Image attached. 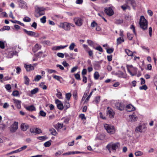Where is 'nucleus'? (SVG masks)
Segmentation results:
<instances>
[{
  "instance_id": "6e6d98bb",
  "label": "nucleus",
  "mask_w": 157,
  "mask_h": 157,
  "mask_svg": "<svg viewBox=\"0 0 157 157\" xmlns=\"http://www.w3.org/2000/svg\"><path fill=\"white\" fill-rule=\"evenodd\" d=\"M87 43L90 46H93L94 42L91 40H87Z\"/></svg>"
},
{
  "instance_id": "6ab92c4d",
  "label": "nucleus",
  "mask_w": 157,
  "mask_h": 157,
  "mask_svg": "<svg viewBox=\"0 0 157 157\" xmlns=\"http://www.w3.org/2000/svg\"><path fill=\"white\" fill-rule=\"evenodd\" d=\"M25 108L28 110L29 111H33L35 110L36 109L33 105H31L29 106H25Z\"/></svg>"
},
{
  "instance_id": "473e14b6",
  "label": "nucleus",
  "mask_w": 157,
  "mask_h": 157,
  "mask_svg": "<svg viewBox=\"0 0 157 157\" xmlns=\"http://www.w3.org/2000/svg\"><path fill=\"white\" fill-rule=\"evenodd\" d=\"M99 77V75L98 73L96 71L95 72L94 74V78L95 79L97 80L98 79Z\"/></svg>"
},
{
  "instance_id": "ddd939ff",
  "label": "nucleus",
  "mask_w": 157,
  "mask_h": 157,
  "mask_svg": "<svg viewBox=\"0 0 157 157\" xmlns=\"http://www.w3.org/2000/svg\"><path fill=\"white\" fill-rule=\"evenodd\" d=\"M125 3L129 6L131 5L134 9L136 5L134 0H127L125 1Z\"/></svg>"
},
{
  "instance_id": "603ef678",
  "label": "nucleus",
  "mask_w": 157,
  "mask_h": 157,
  "mask_svg": "<svg viewBox=\"0 0 157 157\" xmlns=\"http://www.w3.org/2000/svg\"><path fill=\"white\" fill-rule=\"evenodd\" d=\"M75 76L76 79L78 80H80V75L78 73L75 74Z\"/></svg>"
},
{
  "instance_id": "58836bf2",
  "label": "nucleus",
  "mask_w": 157,
  "mask_h": 157,
  "mask_svg": "<svg viewBox=\"0 0 157 157\" xmlns=\"http://www.w3.org/2000/svg\"><path fill=\"white\" fill-rule=\"evenodd\" d=\"M88 53L89 55L91 57H93V51L92 50H88L87 52H86Z\"/></svg>"
},
{
  "instance_id": "b1692460",
  "label": "nucleus",
  "mask_w": 157,
  "mask_h": 157,
  "mask_svg": "<svg viewBox=\"0 0 157 157\" xmlns=\"http://www.w3.org/2000/svg\"><path fill=\"white\" fill-rule=\"evenodd\" d=\"M125 52L127 55L129 56H132L133 55V53L129 49H125Z\"/></svg>"
},
{
  "instance_id": "ea45409f",
  "label": "nucleus",
  "mask_w": 157,
  "mask_h": 157,
  "mask_svg": "<svg viewBox=\"0 0 157 157\" xmlns=\"http://www.w3.org/2000/svg\"><path fill=\"white\" fill-rule=\"evenodd\" d=\"M75 154V152L74 151H72V152H66L64 153L63 155H70L71 154Z\"/></svg>"
},
{
  "instance_id": "412c9836",
  "label": "nucleus",
  "mask_w": 157,
  "mask_h": 157,
  "mask_svg": "<svg viewBox=\"0 0 157 157\" xmlns=\"http://www.w3.org/2000/svg\"><path fill=\"white\" fill-rule=\"evenodd\" d=\"M41 46L36 44L33 48V51L34 52H36L38 50L40 49Z\"/></svg>"
},
{
  "instance_id": "f704fd0d",
  "label": "nucleus",
  "mask_w": 157,
  "mask_h": 157,
  "mask_svg": "<svg viewBox=\"0 0 157 157\" xmlns=\"http://www.w3.org/2000/svg\"><path fill=\"white\" fill-rule=\"evenodd\" d=\"M75 45L74 43H72L69 46V49L71 50H73L75 47Z\"/></svg>"
},
{
  "instance_id": "cd10ccee",
  "label": "nucleus",
  "mask_w": 157,
  "mask_h": 157,
  "mask_svg": "<svg viewBox=\"0 0 157 157\" xmlns=\"http://www.w3.org/2000/svg\"><path fill=\"white\" fill-rule=\"evenodd\" d=\"M12 22L14 23H17L22 26H24L23 23H21L20 21L17 20H10Z\"/></svg>"
},
{
  "instance_id": "3c124183",
  "label": "nucleus",
  "mask_w": 157,
  "mask_h": 157,
  "mask_svg": "<svg viewBox=\"0 0 157 157\" xmlns=\"http://www.w3.org/2000/svg\"><path fill=\"white\" fill-rule=\"evenodd\" d=\"M35 129H36V134H40L42 132V131L40 129L38 128H35Z\"/></svg>"
},
{
  "instance_id": "39448f33",
  "label": "nucleus",
  "mask_w": 157,
  "mask_h": 157,
  "mask_svg": "<svg viewBox=\"0 0 157 157\" xmlns=\"http://www.w3.org/2000/svg\"><path fill=\"white\" fill-rule=\"evenodd\" d=\"M125 106L124 104L122 102H117L115 104V108L120 111L123 110L124 109Z\"/></svg>"
},
{
  "instance_id": "f8f14e48",
  "label": "nucleus",
  "mask_w": 157,
  "mask_h": 157,
  "mask_svg": "<svg viewBox=\"0 0 157 157\" xmlns=\"http://www.w3.org/2000/svg\"><path fill=\"white\" fill-rule=\"evenodd\" d=\"M19 6L21 8L26 9L27 8L26 4L24 1L22 0L18 1Z\"/></svg>"
},
{
  "instance_id": "79ce46f5",
  "label": "nucleus",
  "mask_w": 157,
  "mask_h": 157,
  "mask_svg": "<svg viewBox=\"0 0 157 157\" xmlns=\"http://www.w3.org/2000/svg\"><path fill=\"white\" fill-rule=\"evenodd\" d=\"M40 114L41 116L44 117L46 116V113L43 110H40Z\"/></svg>"
},
{
  "instance_id": "5fc2aeb1",
  "label": "nucleus",
  "mask_w": 157,
  "mask_h": 157,
  "mask_svg": "<svg viewBox=\"0 0 157 157\" xmlns=\"http://www.w3.org/2000/svg\"><path fill=\"white\" fill-rule=\"evenodd\" d=\"M57 55L59 57L62 58H63L64 56V54L62 53H58Z\"/></svg>"
},
{
  "instance_id": "2f4dec72",
  "label": "nucleus",
  "mask_w": 157,
  "mask_h": 157,
  "mask_svg": "<svg viewBox=\"0 0 157 157\" xmlns=\"http://www.w3.org/2000/svg\"><path fill=\"white\" fill-rule=\"evenodd\" d=\"M135 154L136 156H140L143 155V152L141 151H139L136 152Z\"/></svg>"
},
{
  "instance_id": "338daca9",
  "label": "nucleus",
  "mask_w": 157,
  "mask_h": 157,
  "mask_svg": "<svg viewBox=\"0 0 157 157\" xmlns=\"http://www.w3.org/2000/svg\"><path fill=\"white\" fill-rule=\"evenodd\" d=\"M77 69V67H73L71 70V73H73L74 72H75L76 70Z\"/></svg>"
},
{
  "instance_id": "a211bd4d",
  "label": "nucleus",
  "mask_w": 157,
  "mask_h": 157,
  "mask_svg": "<svg viewBox=\"0 0 157 157\" xmlns=\"http://www.w3.org/2000/svg\"><path fill=\"white\" fill-rule=\"evenodd\" d=\"M29 126L26 124H22L21 126V128L22 130L23 131H26L28 128Z\"/></svg>"
},
{
  "instance_id": "bf43d9fd",
  "label": "nucleus",
  "mask_w": 157,
  "mask_h": 157,
  "mask_svg": "<svg viewBox=\"0 0 157 157\" xmlns=\"http://www.w3.org/2000/svg\"><path fill=\"white\" fill-rule=\"evenodd\" d=\"M87 72V70L86 69H83L82 72V76H84L85 75H86Z\"/></svg>"
},
{
  "instance_id": "de8ad7c7",
  "label": "nucleus",
  "mask_w": 157,
  "mask_h": 157,
  "mask_svg": "<svg viewBox=\"0 0 157 157\" xmlns=\"http://www.w3.org/2000/svg\"><path fill=\"white\" fill-rule=\"evenodd\" d=\"M130 29L132 30L136 36V33L135 31V29L134 26L133 25H131L130 27Z\"/></svg>"
},
{
  "instance_id": "0e129e2a",
  "label": "nucleus",
  "mask_w": 157,
  "mask_h": 157,
  "mask_svg": "<svg viewBox=\"0 0 157 157\" xmlns=\"http://www.w3.org/2000/svg\"><path fill=\"white\" fill-rule=\"evenodd\" d=\"M5 88L8 90H10L11 88V86L10 84L6 85Z\"/></svg>"
},
{
  "instance_id": "20e7f679",
  "label": "nucleus",
  "mask_w": 157,
  "mask_h": 157,
  "mask_svg": "<svg viewBox=\"0 0 157 157\" xmlns=\"http://www.w3.org/2000/svg\"><path fill=\"white\" fill-rule=\"evenodd\" d=\"M73 26L72 25L67 22L61 23L58 25L59 28H62L65 31H69L70 30L71 26Z\"/></svg>"
},
{
  "instance_id": "a878e982",
  "label": "nucleus",
  "mask_w": 157,
  "mask_h": 157,
  "mask_svg": "<svg viewBox=\"0 0 157 157\" xmlns=\"http://www.w3.org/2000/svg\"><path fill=\"white\" fill-rule=\"evenodd\" d=\"M51 134L54 136H56L57 134V132L55 129L51 128L49 129Z\"/></svg>"
},
{
  "instance_id": "13d9d810",
  "label": "nucleus",
  "mask_w": 157,
  "mask_h": 157,
  "mask_svg": "<svg viewBox=\"0 0 157 157\" xmlns=\"http://www.w3.org/2000/svg\"><path fill=\"white\" fill-rule=\"evenodd\" d=\"M0 47L2 49H3L5 48L4 43L2 41H0Z\"/></svg>"
},
{
  "instance_id": "423d86ee",
  "label": "nucleus",
  "mask_w": 157,
  "mask_h": 157,
  "mask_svg": "<svg viewBox=\"0 0 157 157\" xmlns=\"http://www.w3.org/2000/svg\"><path fill=\"white\" fill-rule=\"evenodd\" d=\"M139 24L140 27L143 30L147 29V20H140Z\"/></svg>"
},
{
  "instance_id": "0eeeda50",
  "label": "nucleus",
  "mask_w": 157,
  "mask_h": 157,
  "mask_svg": "<svg viewBox=\"0 0 157 157\" xmlns=\"http://www.w3.org/2000/svg\"><path fill=\"white\" fill-rule=\"evenodd\" d=\"M23 30L25 33L29 36L35 37H37L39 36V35L38 33L35 32L31 31H28L25 29H23Z\"/></svg>"
},
{
  "instance_id": "c9c22d12",
  "label": "nucleus",
  "mask_w": 157,
  "mask_h": 157,
  "mask_svg": "<svg viewBox=\"0 0 157 157\" xmlns=\"http://www.w3.org/2000/svg\"><path fill=\"white\" fill-rule=\"evenodd\" d=\"M41 76L40 75H37L36 76L35 78L33 81H38L41 78Z\"/></svg>"
},
{
  "instance_id": "864d4df0",
  "label": "nucleus",
  "mask_w": 157,
  "mask_h": 157,
  "mask_svg": "<svg viewBox=\"0 0 157 157\" xmlns=\"http://www.w3.org/2000/svg\"><path fill=\"white\" fill-rule=\"evenodd\" d=\"M113 48H108L107 49V52L108 53L110 54L113 52Z\"/></svg>"
},
{
  "instance_id": "393cba45",
  "label": "nucleus",
  "mask_w": 157,
  "mask_h": 157,
  "mask_svg": "<svg viewBox=\"0 0 157 157\" xmlns=\"http://www.w3.org/2000/svg\"><path fill=\"white\" fill-rule=\"evenodd\" d=\"M124 41V40L123 38L121 37H119L117 39V44H121V43Z\"/></svg>"
},
{
  "instance_id": "4c0bfd02",
  "label": "nucleus",
  "mask_w": 157,
  "mask_h": 157,
  "mask_svg": "<svg viewBox=\"0 0 157 157\" xmlns=\"http://www.w3.org/2000/svg\"><path fill=\"white\" fill-rule=\"evenodd\" d=\"M37 138L39 140L43 141L46 139L47 138V137H46V136H41L38 137H37Z\"/></svg>"
},
{
  "instance_id": "a19ab883",
  "label": "nucleus",
  "mask_w": 157,
  "mask_h": 157,
  "mask_svg": "<svg viewBox=\"0 0 157 157\" xmlns=\"http://www.w3.org/2000/svg\"><path fill=\"white\" fill-rule=\"evenodd\" d=\"M71 96V94L70 93H68L66 94V98L68 100H70Z\"/></svg>"
},
{
  "instance_id": "e2e57ef3",
  "label": "nucleus",
  "mask_w": 157,
  "mask_h": 157,
  "mask_svg": "<svg viewBox=\"0 0 157 157\" xmlns=\"http://www.w3.org/2000/svg\"><path fill=\"white\" fill-rule=\"evenodd\" d=\"M83 0H77L75 1V3L77 4H81L83 3Z\"/></svg>"
},
{
  "instance_id": "4468645a",
  "label": "nucleus",
  "mask_w": 157,
  "mask_h": 157,
  "mask_svg": "<svg viewBox=\"0 0 157 157\" xmlns=\"http://www.w3.org/2000/svg\"><path fill=\"white\" fill-rule=\"evenodd\" d=\"M126 109L128 111H134L135 109V108L131 105H128L126 107Z\"/></svg>"
},
{
  "instance_id": "5701e85b",
  "label": "nucleus",
  "mask_w": 157,
  "mask_h": 157,
  "mask_svg": "<svg viewBox=\"0 0 157 157\" xmlns=\"http://www.w3.org/2000/svg\"><path fill=\"white\" fill-rule=\"evenodd\" d=\"M129 117L132 121H135L137 120V116L134 115L133 114L132 115L129 116Z\"/></svg>"
},
{
  "instance_id": "1a4fd4ad",
  "label": "nucleus",
  "mask_w": 157,
  "mask_h": 157,
  "mask_svg": "<svg viewBox=\"0 0 157 157\" xmlns=\"http://www.w3.org/2000/svg\"><path fill=\"white\" fill-rule=\"evenodd\" d=\"M105 12L109 16H111L114 14V12L113 10L109 7L105 8Z\"/></svg>"
},
{
  "instance_id": "49530a36",
  "label": "nucleus",
  "mask_w": 157,
  "mask_h": 157,
  "mask_svg": "<svg viewBox=\"0 0 157 157\" xmlns=\"http://www.w3.org/2000/svg\"><path fill=\"white\" fill-rule=\"evenodd\" d=\"M36 129H35V128H33L30 129V131L31 133H33L36 134Z\"/></svg>"
},
{
  "instance_id": "4d7b16f0",
  "label": "nucleus",
  "mask_w": 157,
  "mask_h": 157,
  "mask_svg": "<svg viewBox=\"0 0 157 157\" xmlns=\"http://www.w3.org/2000/svg\"><path fill=\"white\" fill-rule=\"evenodd\" d=\"M48 73L51 74L53 73H56V71L55 70L52 69H48L47 70Z\"/></svg>"
},
{
  "instance_id": "37998d69",
  "label": "nucleus",
  "mask_w": 157,
  "mask_h": 157,
  "mask_svg": "<svg viewBox=\"0 0 157 157\" xmlns=\"http://www.w3.org/2000/svg\"><path fill=\"white\" fill-rule=\"evenodd\" d=\"M95 49H96L100 52H103V49H102V47L100 46L97 47L96 48H95Z\"/></svg>"
},
{
  "instance_id": "8fccbe9b",
  "label": "nucleus",
  "mask_w": 157,
  "mask_h": 157,
  "mask_svg": "<svg viewBox=\"0 0 157 157\" xmlns=\"http://www.w3.org/2000/svg\"><path fill=\"white\" fill-rule=\"evenodd\" d=\"M56 95L59 98H62V93L60 92H58V93L56 94Z\"/></svg>"
},
{
  "instance_id": "a18cd8bd",
  "label": "nucleus",
  "mask_w": 157,
  "mask_h": 157,
  "mask_svg": "<svg viewBox=\"0 0 157 157\" xmlns=\"http://www.w3.org/2000/svg\"><path fill=\"white\" fill-rule=\"evenodd\" d=\"M19 92L17 90L14 91L12 93V95L14 96H17L19 95Z\"/></svg>"
},
{
  "instance_id": "bb28decb",
  "label": "nucleus",
  "mask_w": 157,
  "mask_h": 157,
  "mask_svg": "<svg viewBox=\"0 0 157 157\" xmlns=\"http://www.w3.org/2000/svg\"><path fill=\"white\" fill-rule=\"evenodd\" d=\"M25 79V83L27 85L29 84V79L27 76H25L24 77Z\"/></svg>"
},
{
  "instance_id": "2eb2a0df",
  "label": "nucleus",
  "mask_w": 157,
  "mask_h": 157,
  "mask_svg": "<svg viewBox=\"0 0 157 157\" xmlns=\"http://www.w3.org/2000/svg\"><path fill=\"white\" fill-rule=\"evenodd\" d=\"M14 103L15 104L16 106L18 109H20L21 108V101L17 99H13Z\"/></svg>"
},
{
  "instance_id": "f03ea898",
  "label": "nucleus",
  "mask_w": 157,
  "mask_h": 157,
  "mask_svg": "<svg viewBox=\"0 0 157 157\" xmlns=\"http://www.w3.org/2000/svg\"><path fill=\"white\" fill-rule=\"evenodd\" d=\"M35 16L38 17H39L44 15V11L45 9L43 7H39L38 6L35 7Z\"/></svg>"
},
{
  "instance_id": "774afa93",
  "label": "nucleus",
  "mask_w": 157,
  "mask_h": 157,
  "mask_svg": "<svg viewBox=\"0 0 157 157\" xmlns=\"http://www.w3.org/2000/svg\"><path fill=\"white\" fill-rule=\"evenodd\" d=\"M91 26L93 27H95L97 26V24L96 22L94 21L91 23Z\"/></svg>"
},
{
  "instance_id": "e433bc0d",
  "label": "nucleus",
  "mask_w": 157,
  "mask_h": 157,
  "mask_svg": "<svg viewBox=\"0 0 157 157\" xmlns=\"http://www.w3.org/2000/svg\"><path fill=\"white\" fill-rule=\"evenodd\" d=\"M100 100V97L97 96L95 97V100L94 101L96 104H98Z\"/></svg>"
},
{
  "instance_id": "f257e3e1",
  "label": "nucleus",
  "mask_w": 157,
  "mask_h": 157,
  "mask_svg": "<svg viewBox=\"0 0 157 157\" xmlns=\"http://www.w3.org/2000/svg\"><path fill=\"white\" fill-rule=\"evenodd\" d=\"M120 146V144L118 142L114 143H110L107 145L106 147L109 151V152L111 153L110 149L111 148L113 151L115 152L117 150H119Z\"/></svg>"
},
{
  "instance_id": "aec40b11",
  "label": "nucleus",
  "mask_w": 157,
  "mask_h": 157,
  "mask_svg": "<svg viewBox=\"0 0 157 157\" xmlns=\"http://www.w3.org/2000/svg\"><path fill=\"white\" fill-rule=\"evenodd\" d=\"M67 46V45L55 46L52 48V49L53 50H59L61 49H63Z\"/></svg>"
},
{
  "instance_id": "09e8293b",
  "label": "nucleus",
  "mask_w": 157,
  "mask_h": 157,
  "mask_svg": "<svg viewBox=\"0 0 157 157\" xmlns=\"http://www.w3.org/2000/svg\"><path fill=\"white\" fill-rule=\"evenodd\" d=\"M51 144V143L49 141H48L44 143V146L45 147H49Z\"/></svg>"
},
{
  "instance_id": "dca6fc26",
  "label": "nucleus",
  "mask_w": 157,
  "mask_h": 157,
  "mask_svg": "<svg viewBox=\"0 0 157 157\" xmlns=\"http://www.w3.org/2000/svg\"><path fill=\"white\" fill-rule=\"evenodd\" d=\"M25 67L27 71H30L31 70H33L34 69V67L33 66H32L31 64L28 65L25 64Z\"/></svg>"
},
{
  "instance_id": "4be33fe9",
  "label": "nucleus",
  "mask_w": 157,
  "mask_h": 157,
  "mask_svg": "<svg viewBox=\"0 0 157 157\" xmlns=\"http://www.w3.org/2000/svg\"><path fill=\"white\" fill-rule=\"evenodd\" d=\"M121 8L123 10H125L126 9L130 10V6L127 5L126 3L125 4L121 6Z\"/></svg>"
},
{
  "instance_id": "72a5a7b5",
  "label": "nucleus",
  "mask_w": 157,
  "mask_h": 157,
  "mask_svg": "<svg viewBox=\"0 0 157 157\" xmlns=\"http://www.w3.org/2000/svg\"><path fill=\"white\" fill-rule=\"evenodd\" d=\"M127 36L128 39L130 40H132L133 37V35L129 33H127Z\"/></svg>"
},
{
  "instance_id": "680f3d73",
  "label": "nucleus",
  "mask_w": 157,
  "mask_h": 157,
  "mask_svg": "<svg viewBox=\"0 0 157 157\" xmlns=\"http://www.w3.org/2000/svg\"><path fill=\"white\" fill-rule=\"evenodd\" d=\"M16 73L17 74H19L21 71V69L20 67H17L16 68Z\"/></svg>"
},
{
  "instance_id": "69168bd1",
  "label": "nucleus",
  "mask_w": 157,
  "mask_h": 157,
  "mask_svg": "<svg viewBox=\"0 0 157 157\" xmlns=\"http://www.w3.org/2000/svg\"><path fill=\"white\" fill-rule=\"evenodd\" d=\"M65 108H66V109L70 107V104L68 102H66L64 105Z\"/></svg>"
},
{
  "instance_id": "7c9ffc66",
  "label": "nucleus",
  "mask_w": 157,
  "mask_h": 157,
  "mask_svg": "<svg viewBox=\"0 0 157 157\" xmlns=\"http://www.w3.org/2000/svg\"><path fill=\"white\" fill-rule=\"evenodd\" d=\"M82 20H76L75 23L76 25L78 26H81L82 24Z\"/></svg>"
},
{
  "instance_id": "9b49d317",
  "label": "nucleus",
  "mask_w": 157,
  "mask_h": 157,
  "mask_svg": "<svg viewBox=\"0 0 157 157\" xmlns=\"http://www.w3.org/2000/svg\"><path fill=\"white\" fill-rule=\"evenodd\" d=\"M55 102L57 104L58 108L60 110H62L63 109V106L61 101L57 99L55 100Z\"/></svg>"
},
{
  "instance_id": "c03bdc74",
  "label": "nucleus",
  "mask_w": 157,
  "mask_h": 157,
  "mask_svg": "<svg viewBox=\"0 0 157 157\" xmlns=\"http://www.w3.org/2000/svg\"><path fill=\"white\" fill-rule=\"evenodd\" d=\"M139 89L140 90H146L147 89V87L146 85H144L142 86H140Z\"/></svg>"
},
{
  "instance_id": "c85d7f7f",
  "label": "nucleus",
  "mask_w": 157,
  "mask_h": 157,
  "mask_svg": "<svg viewBox=\"0 0 157 157\" xmlns=\"http://www.w3.org/2000/svg\"><path fill=\"white\" fill-rule=\"evenodd\" d=\"M10 29V27L8 26H4L3 28L0 29V31H4L5 30H9Z\"/></svg>"
},
{
  "instance_id": "6e6552de",
  "label": "nucleus",
  "mask_w": 157,
  "mask_h": 157,
  "mask_svg": "<svg viewBox=\"0 0 157 157\" xmlns=\"http://www.w3.org/2000/svg\"><path fill=\"white\" fill-rule=\"evenodd\" d=\"M18 122L15 121L14 123L11 126L10 130L11 132H16L18 128Z\"/></svg>"
},
{
  "instance_id": "9d476101",
  "label": "nucleus",
  "mask_w": 157,
  "mask_h": 157,
  "mask_svg": "<svg viewBox=\"0 0 157 157\" xmlns=\"http://www.w3.org/2000/svg\"><path fill=\"white\" fill-rule=\"evenodd\" d=\"M107 114L109 115V117L110 118H113L115 114L114 112L113 111V109H112L109 107H107Z\"/></svg>"
},
{
  "instance_id": "7ed1b4c3",
  "label": "nucleus",
  "mask_w": 157,
  "mask_h": 157,
  "mask_svg": "<svg viewBox=\"0 0 157 157\" xmlns=\"http://www.w3.org/2000/svg\"><path fill=\"white\" fill-rule=\"evenodd\" d=\"M104 127L107 132L109 134H113L115 132V129L113 126L107 124H104Z\"/></svg>"
},
{
  "instance_id": "f3484780",
  "label": "nucleus",
  "mask_w": 157,
  "mask_h": 157,
  "mask_svg": "<svg viewBox=\"0 0 157 157\" xmlns=\"http://www.w3.org/2000/svg\"><path fill=\"white\" fill-rule=\"evenodd\" d=\"M145 128L144 125H140L137 127L136 129V131H138L140 132H143L144 131V129Z\"/></svg>"
},
{
  "instance_id": "c756f323",
  "label": "nucleus",
  "mask_w": 157,
  "mask_h": 157,
  "mask_svg": "<svg viewBox=\"0 0 157 157\" xmlns=\"http://www.w3.org/2000/svg\"><path fill=\"white\" fill-rule=\"evenodd\" d=\"M38 88H35L31 91V94H33L37 93L38 92Z\"/></svg>"
},
{
  "instance_id": "052dcab7",
  "label": "nucleus",
  "mask_w": 157,
  "mask_h": 157,
  "mask_svg": "<svg viewBox=\"0 0 157 157\" xmlns=\"http://www.w3.org/2000/svg\"><path fill=\"white\" fill-rule=\"evenodd\" d=\"M53 78L58 81H60V79L62 78L56 75H54L53 76Z\"/></svg>"
}]
</instances>
